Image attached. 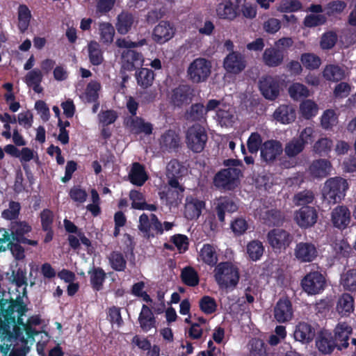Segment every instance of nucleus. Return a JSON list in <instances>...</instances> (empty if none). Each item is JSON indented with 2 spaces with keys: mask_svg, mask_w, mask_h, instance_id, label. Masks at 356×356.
<instances>
[{
  "mask_svg": "<svg viewBox=\"0 0 356 356\" xmlns=\"http://www.w3.org/2000/svg\"><path fill=\"white\" fill-rule=\"evenodd\" d=\"M88 273L90 275L92 287L96 291L101 290L106 278L104 271L100 268L94 267L88 271Z\"/></svg>",
  "mask_w": 356,
  "mask_h": 356,
  "instance_id": "obj_44",
  "label": "nucleus"
},
{
  "mask_svg": "<svg viewBox=\"0 0 356 356\" xmlns=\"http://www.w3.org/2000/svg\"><path fill=\"white\" fill-rule=\"evenodd\" d=\"M127 124L134 134L149 135L152 131V124L138 117L130 118L127 120Z\"/></svg>",
  "mask_w": 356,
  "mask_h": 356,
  "instance_id": "obj_27",
  "label": "nucleus"
},
{
  "mask_svg": "<svg viewBox=\"0 0 356 356\" xmlns=\"http://www.w3.org/2000/svg\"><path fill=\"white\" fill-rule=\"evenodd\" d=\"M237 205L231 200L225 197L218 200L216 206V211L219 220L223 222L225 220V213L234 212L237 210Z\"/></svg>",
  "mask_w": 356,
  "mask_h": 356,
  "instance_id": "obj_38",
  "label": "nucleus"
},
{
  "mask_svg": "<svg viewBox=\"0 0 356 356\" xmlns=\"http://www.w3.org/2000/svg\"><path fill=\"white\" fill-rule=\"evenodd\" d=\"M213 276L220 289L232 290L239 282V269L232 262H221L215 267Z\"/></svg>",
  "mask_w": 356,
  "mask_h": 356,
  "instance_id": "obj_2",
  "label": "nucleus"
},
{
  "mask_svg": "<svg viewBox=\"0 0 356 356\" xmlns=\"http://www.w3.org/2000/svg\"><path fill=\"white\" fill-rule=\"evenodd\" d=\"M259 88L265 98L273 100L280 93L279 79L270 76L262 77L259 81Z\"/></svg>",
  "mask_w": 356,
  "mask_h": 356,
  "instance_id": "obj_16",
  "label": "nucleus"
},
{
  "mask_svg": "<svg viewBox=\"0 0 356 356\" xmlns=\"http://www.w3.org/2000/svg\"><path fill=\"white\" fill-rule=\"evenodd\" d=\"M315 336V330L311 325L305 323H299L293 332V337L296 341L302 343H309Z\"/></svg>",
  "mask_w": 356,
  "mask_h": 356,
  "instance_id": "obj_23",
  "label": "nucleus"
},
{
  "mask_svg": "<svg viewBox=\"0 0 356 356\" xmlns=\"http://www.w3.org/2000/svg\"><path fill=\"white\" fill-rule=\"evenodd\" d=\"M341 284L346 290L356 291V269H352L343 275Z\"/></svg>",
  "mask_w": 356,
  "mask_h": 356,
  "instance_id": "obj_55",
  "label": "nucleus"
},
{
  "mask_svg": "<svg viewBox=\"0 0 356 356\" xmlns=\"http://www.w3.org/2000/svg\"><path fill=\"white\" fill-rule=\"evenodd\" d=\"M176 32L173 24L168 21H161L157 24L153 31L152 38L159 44H163L172 39Z\"/></svg>",
  "mask_w": 356,
  "mask_h": 356,
  "instance_id": "obj_15",
  "label": "nucleus"
},
{
  "mask_svg": "<svg viewBox=\"0 0 356 356\" xmlns=\"http://www.w3.org/2000/svg\"><path fill=\"white\" fill-rule=\"evenodd\" d=\"M216 114L214 120L222 127H232L237 120L234 108L220 101L217 108L214 110Z\"/></svg>",
  "mask_w": 356,
  "mask_h": 356,
  "instance_id": "obj_12",
  "label": "nucleus"
},
{
  "mask_svg": "<svg viewBox=\"0 0 356 356\" xmlns=\"http://www.w3.org/2000/svg\"><path fill=\"white\" fill-rule=\"evenodd\" d=\"M225 163L229 168L221 170L215 176L214 184L218 188L230 190L237 185L241 175L240 166L242 164L234 159L227 160Z\"/></svg>",
  "mask_w": 356,
  "mask_h": 356,
  "instance_id": "obj_3",
  "label": "nucleus"
},
{
  "mask_svg": "<svg viewBox=\"0 0 356 356\" xmlns=\"http://www.w3.org/2000/svg\"><path fill=\"white\" fill-rule=\"evenodd\" d=\"M198 259L203 263L213 266L218 262L216 248L210 244H204L198 253Z\"/></svg>",
  "mask_w": 356,
  "mask_h": 356,
  "instance_id": "obj_31",
  "label": "nucleus"
},
{
  "mask_svg": "<svg viewBox=\"0 0 356 356\" xmlns=\"http://www.w3.org/2000/svg\"><path fill=\"white\" fill-rule=\"evenodd\" d=\"M131 182L137 186H142L147 179L144 168L139 163H134L129 174Z\"/></svg>",
  "mask_w": 356,
  "mask_h": 356,
  "instance_id": "obj_36",
  "label": "nucleus"
},
{
  "mask_svg": "<svg viewBox=\"0 0 356 356\" xmlns=\"http://www.w3.org/2000/svg\"><path fill=\"white\" fill-rule=\"evenodd\" d=\"M348 188L346 179L338 177L330 178L325 182L322 189L323 200L329 204H336L345 197Z\"/></svg>",
  "mask_w": 356,
  "mask_h": 356,
  "instance_id": "obj_4",
  "label": "nucleus"
},
{
  "mask_svg": "<svg viewBox=\"0 0 356 356\" xmlns=\"http://www.w3.org/2000/svg\"><path fill=\"white\" fill-rule=\"evenodd\" d=\"M305 145L298 139L294 138L288 143L285 147V153L287 156L293 157L300 153Z\"/></svg>",
  "mask_w": 356,
  "mask_h": 356,
  "instance_id": "obj_61",
  "label": "nucleus"
},
{
  "mask_svg": "<svg viewBox=\"0 0 356 356\" xmlns=\"http://www.w3.org/2000/svg\"><path fill=\"white\" fill-rule=\"evenodd\" d=\"M207 329V324L206 320L202 318H200L198 319V323H192L189 330V335L194 339H200L203 334V331Z\"/></svg>",
  "mask_w": 356,
  "mask_h": 356,
  "instance_id": "obj_58",
  "label": "nucleus"
},
{
  "mask_svg": "<svg viewBox=\"0 0 356 356\" xmlns=\"http://www.w3.org/2000/svg\"><path fill=\"white\" fill-rule=\"evenodd\" d=\"M1 341H4L3 344H0V351L3 354V355H6L10 348V346H13V342L15 343V346H16V348H14L11 353L14 350H17L18 351L22 349V342L19 340L15 339L14 337H5V338H1Z\"/></svg>",
  "mask_w": 356,
  "mask_h": 356,
  "instance_id": "obj_60",
  "label": "nucleus"
},
{
  "mask_svg": "<svg viewBox=\"0 0 356 356\" xmlns=\"http://www.w3.org/2000/svg\"><path fill=\"white\" fill-rule=\"evenodd\" d=\"M26 312L24 302L13 304L5 302L0 316V338L14 337L22 342V349L14 350L9 356H26L37 334L34 326L40 323L38 316L30 317L26 322L22 316Z\"/></svg>",
  "mask_w": 356,
  "mask_h": 356,
  "instance_id": "obj_1",
  "label": "nucleus"
},
{
  "mask_svg": "<svg viewBox=\"0 0 356 356\" xmlns=\"http://www.w3.org/2000/svg\"><path fill=\"white\" fill-rule=\"evenodd\" d=\"M293 255L295 259L300 263H309L317 258L318 251L314 243L302 241L296 245Z\"/></svg>",
  "mask_w": 356,
  "mask_h": 356,
  "instance_id": "obj_11",
  "label": "nucleus"
},
{
  "mask_svg": "<svg viewBox=\"0 0 356 356\" xmlns=\"http://www.w3.org/2000/svg\"><path fill=\"white\" fill-rule=\"evenodd\" d=\"M264 248L261 242L259 241H252L247 244L246 252L248 257L252 261H257L261 259L264 254Z\"/></svg>",
  "mask_w": 356,
  "mask_h": 356,
  "instance_id": "obj_45",
  "label": "nucleus"
},
{
  "mask_svg": "<svg viewBox=\"0 0 356 356\" xmlns=\"http://www.w3.org/2000/svg\"><path fill=\"white\" fill-rule=\"evenodd\" d=\"M244 0H222L217 5L216 13L222 19L233 21L238 14V9Z\"/></svg>",
  "mask_w": 356,
  "mask_h": 356,
  "instance_id": "obj_14",
  "label": "nucleus"
},
{
  "mask_svg": "<svg viewBox=\"0 0 356 356\" xmlns=\"http://www.w3.org/2000/svg\"><path fill=\"white\" fill-rule=\"evenodd\" d=\"M302 5L298 0H282L277 6L280 13H293L300 10Z\"/></svg>",
  "mask_w": 356,
  "mask_h": 356,
  "instance_id": "obj_54",
  "label": "nucleus"
},
{
  "mask_svg": "<svg viewBox=\"0 0 356 356\" xmlns=\"http://www.w3.org/2000/svg\"><path fill=\"white\" fill-rule=\"evenodd\" d=\"M347 4L343 1L337 0L328 3L325 6L326 13L329 16L337 15L343 13Z\"/></svg>",
  "mask_w": 356,
  "mask_h": 356,
  "instance_id": "obj_59",
  "label": "nucleus"
},
{
  "mask_svg": "<svg viewBox=\"0 0 356 356\" xmlns=\"http://www.w3.org/2000/svg\"><path fill=\"white\" fill-rule=\"evenodd\" d=\"M331 170V163L323 159L314 161L309 168L310 175L316 178L325 177L330 174Z\"/></svg>",
  "mask_w": 356,
  "mask_h": 356,
  "instance_id": "obj_25",
  "label": "nucleus"
},
{
  "mask_svg": "<svg viewBox=\"0 0 356 356\" xmlns=\"http://www.w3.org/2000/svg\"><path fill=\"white\" fill-rule=\"evenodd\" d=\"M321 126L325 129H329L337 123V116L333 110H326L321 118Z\"/></svg>",
  "mask_w": 356,
  "mask_h": 356,
  "instance_id": "obj_57",
  "label": "nucleus"
},
{
  "mask_svg": "<svg viewBox=\"0 0 356 356\" xmlns=\"http://www.w3.org/2000/svg\"><path fill=\"white\" fill-rule=\"evenodd\" d=\"M134 22V19L131 15L122 13L118 17V22L116 24V29L119 33L126 34L130 30Z\"/></svg>",
  "mask_w": 356,
  "mask_h": 356,
  "instance_id": "obj_48",
  "label": "nucleus"
},
{
  "mask_svg": "<svg viewBox=\"0 0 356 356\" xmlns=\"http://www.w3.org/2000/svg\"><path fill=\"white\" fill-rule=\"evenodd\" d=\"M316 344L318 350L324 354L331 353L337 346L336 343L332 340V334L327 332H322L320 334Z\"/></svg>",
  "mask_w": 356,
  "mask_h": 356,
  "instance_id": "obj_32",
  "label": "nucleus"
},
{
  "mask_svg": "<svg viewBox=\"0 0 356 356\" xmlns=\"http://www.w3.org/2000/svg\"><path fill=\"white\" fill-rule=\"evenodd\" d=\"M323 77L330 81H338L344 78L343 70L338 65H327L323 71Z\"/></svg>",
  "mask_w": 356,
  "mask_h": 356,
  "instance_id": "obj_43",
  "label": "nucleus"
},
{
  "mask_svg": "<svg viewBox=\"0 0 356 356\" xmlns=\"http://www.w3.org/2000/svg\"><path fill=\"white\" fill-rule=\"evenodd\" d=\"M325 278L318 271L307 273L301 280L302 290L308 295L321 293L325 287Z\"/></svg>",
  "mask_w": 356,
  "mask_h": 356,
  "instance_id": "obj_7",
  "label": "nucleus"
},
{
  "mask_svg": "<svg viewBox=\"0 0 356 356\" xmlns=\"http://www.w3.org/2000/svg\"><path fill=\"white\" fill-rule=\"evenodd\" d=\"M351 332V327L345 323H340L337 325L334 330V335L336 341L341 342L338 344L339 349L348 346V340Z\"/></svg>",
  "mask_w": 356,
  "mask_h": 356,
  "instance_id": "obj_33",
  "label": "nucleus"
},
{
  "mask_svg": "<svg viewBox=\"0 0 356 356\" xmlns=\"http://www.w3.org/2000/svg\"><path fill=\"white\" fill-rule=\"evenodd\" d=\"M261 157L266 162L274 161L280 156L283 148L280 142L274 140H267L260 147Z\"/></svg>",
  "mask_w": 356,
  "mask_h": 356,
  "instance_id": "obj_19",
  "label": "nucleus"
},
{
  "mask_svg": "<svg viewBox=\"0 0 356 356\" xmlns=\"http://www.w3.org/2000/svg\"><path fill=\"white\" fill-rule=\"evenodd\" d=\"M211 71V63L205 58H198L189 65L187 73L189 79L193 83H201L207 79Z\"/></svg>",
  "mask_w": 356,
  "mask_h": 356,
  "instance_id": "obj_6",
  "label": "nucleus"
},
{
  "mask_svg": "<svg viewBox=\"0 0 356 356\" xmlns=\"http://www.w3.org/2000/svg\"><path fill=\"white\" fill-rule=\"evenodd\" d=\"M132 201V207L140 210L156 211V207L154 204H147L142 193L137 191H131L129 194Z\"/></svg>",
  "mask_w": 356,
  "mask_h": 356,
  "instance_id": "obj_39",
  "label": "nucleus"
},
{
  "mask_svg": "<svg viewBox=\"0 0 356 356\" xmlns=\"http://www.w3.org/2000/svg\"><path fill=\"white\" fill-rule=\"evenodd\" d=\"M331 222L334 227L346 229L350 222V212L345 206H337L331 212Z\"/></svg>",
  "mask_w": 356,
  "mask_h": 356,
  "instance_id": "obj_20",
  "label": "nucleus"
},
{
  "mask_svg": "<svg viewBox=\"0 0 356 356\" xmlns=\"http://www.w3.org/2000/svg\"><path fill=\"white\" fill-rule=\"evenodd\" d=\"M275 318L279 323H284L291 320L293 317V309L290 300L286 298H281L274 308Z\"/></svg>",
  "mask_w": 356,
  "mask_h": 356,
  "instance_id": "obj_22",
  "label": "nucleus"
},
{
  "mask_svg": "<svg viewBox=\"0 0 356 356\" xmlns=\"http://www.w3.org/2000/svg\"><path fill=\"white\" fill-rule=\"evenodd\" d=\"M332 140L327 138L318 139L313 145V150L319 154L327 153L332 147Z\"/></svg>",
  "mask_w": 356,
  "mask_h": 356,
  "instance_id": "obj_62",
  "label": "nucleus"
},
{
  "mask_svg": "<svg viewBox=\"0 0 356 356\" xmlns=\"http://www.w3.org/2000/svg\"><path fill=\"white\" fill-rule=\"evenodd\" d=\"M138 323L143 331L147 332L156 327V320L152 310L143 305L138 316Z\"/></svg>",
  "mask_w": 356,
  "mask_h": 356,
  "instance_id": "obj_28",
  "label": "nucleus"
},
{
  "mask_svg": "<svg viewBox=\"0 0 356 356\" xmlns=\"http://www.w3.org/2000/svg\"><path fill=\"white\" fill-rule=\"evenodd\" d=\"M88 53L90 62L94 65H100L103 60V52L99 44L96 41H90L88 44Z\"/></svg>",
  "mask_w": 356,
  "mask_h": 356,
  "instance_id": "obj_41",
  "label": "nucleus"
},
{
  "mask_svg": "<svg viewBox=\"0 0 356 356\" xmlns=\"http://www.w3.org/2000/svg\"><path fill=\"white\" fill-rule=\"evenodd\" d=\"M181 277L183 282L190 286H195L199 283V277L196 270L188 266L182 269Z\"/></svg>",
  "mask_w": 356,
  "mask_h": 356,
  "instance_id": "obj_49",
  "label": "nucleus"
},
{
  "mask_svg": "<svg viewBox=\"0 0 356 356\" xmlns=\"http://www.w3.org/2000/svg\"><path fill=\"white\" fill-rule=\"evenodd\" d=\"M318 111V105L312 99L303 100L299 106L300 115L306 120H310L315 117Z\"/></svg>",
  "mask_w": 356,
  "mask_h": 356,
  "instance_id": "obj_35",
  "label": "nucleus"
},
{
  "mask_svg": "<svg viewBox=\"0 0 356 356\" xmlns=\"http://www.w3.org/2000/svg\"><path fill=\"white\" fill-rule=\"evenodd\" d=\"M31 18V10L26 5H20L18 8V27L21 32L27 30Z\"/></svg>",
  "mask_w": 356,
  "mask_h": 356,
  "instance_id": "obj_46",
  "label": "nucleus"
},
{
  "mask_svg": "<svg viewBox=\"0 0 356 356\" xmlns=\"http://www.w3.org/2000/svg\"><path fill=\"white\" fill-rule=\"evenodd\" d=\"M327 21L325 15L323 14H309L305 16L303 20V24L306 27L312 28L324 24Z\"/></svg>",
  "mask_w": 356,
  "mask_h": 356,
  "instance_id": "obj_56",
  "label": "nucleus"
},
{
  "mask_svg": "<svg viewBox=\"0 0 356 356\" xmlns=\"http://www.w3.org/2000/svg\"><path fill=\"white\" fill-rule=\"evenodd\" d=\"M354 305L353 298L348 293H343L337 302L336 310L340 316H348L353 312Z\"/></svg>",
  "mask_w": 356,
  "mask_h": 356,
  "instance_id": "obj_30",
  "label": "nucleus"
},
{
  "mask_svg": "<svg viewBox=\"0 0 356 356\" xmlns=\"http://www.w3.org/2000/svg\"><path fill=\"white\" fill-rule=\"evenodd\" d=\"M191 89L187 86H181L173 90L172 102L177 106L188 103L191 99Z\"/></svg>",
  "mask_w": 356,
  "mask_h": 356,
  "instance_id": "obj_40",
  "label": "nucleus"
},
{
  "mask_svg": "<svg viewBox=\"0 0 356 356\" xmlns=\"http://www.w3.org/2000/svg\"><path fill=\"white\" fill-rule=\"evenodd\" d=\"M284 58V52L277 49L275 47L266 49L262 56L263 62L269 67H276L281 65Z\"/></svg>",
  "mask_w": 356,
  "mask_h": 356,
  "instance_id": "obj_26",
  "label": "nucleus"
},
{
  "mask_svg": "<svg viewBox=\"0 0 356 356\" xmlns=\"http://www.w3.org/2000/svg\"><path fill=\"white\" fill-rule=\"evenodd\" d=\"M154 79V74L153 71L147 68H142L136 74V80L139 86L143 88L150 86Z\"/></svg>",
  "mask_w": 356,
  "mask_h": 356,
  "instance_id": "obj_50",
  "label": "nucleus"
},
{
  "mask_svg": "<svg viewBox=\"0 0 356 356\" xmlns=\"http://www.w3.org/2000/svg\"><path fill=\"white\" fill-rule=\"evenodd\" d=\"M138 229L147 238L154 237L155 234H163L162 223L154 214L143 213L139 218Z\"/></svg>",
  "mask_w": 356,
  "mask_h": 356,
  "instance_id": "obj_10",
  "label": "nucleus"
},
{
  "mask_svg": "<svg viewBox=\"0 0 356 356\" xmlns=\"http://www.w3.org/2000/svg\"><path fill=\"white\" fill-rule=\"evenodd\" d=\"M274 118L282 124H289L295 121L296 115L295 108L290 105H282L273 114Z\"/></svg>",
  "mask_w": 356,
  "mask_h": 356,
  "instance_id": "obj_29",
  "label": "nucleus"
},
{
  "mask_svg": "<svg viewBox=\"0 0 356 356\" xmlns=\"http://www.w3.org/2000/svg\"><path fill=\"white\" fill-rule=\"evenodd\" d=\"M161 143L166 147L174 148L178 145L179 138L174 131L170 130L162 136Z\"/></svg>",
  "mask_w": 356,
  "mask_h": 356,
  "instance_id": "obj_63",
  "label": "nucleus"
},
{
  "mask_svg": "<svg viewBox=\"0 0 356 356\" xmlns=\"http://www.w3.org/2000/svg\"><path fill=\"white\" fill-rule=\"evenodd\" d=\"M42 79V74L40 70L34 69L26 74L24 77V82L28 86L32 87L35 92H40L42 88L40 84Z\"/></svg>",
  "mask_w": 356,
  "mask_h": 356,
  "instance_id": "obj_42",
  "label": "nucleus"
},
{
  "mask_svg": "<svg viewBox=\"0 0 356 356\" xmlns=\"http://www.w3.org/2000/svg\"><path fill=\"white\" fill-rule=\"evenodd\" d=\"M143 62V55L134 50L127 49L122 53V67L125 70L132 71L136 67L141 66Z\"/></svg>",
  "mask_w": 356,
  "mask_h": 356,
  "instance_id": "obj_21",
  "label": "nucleus"
},
{
  "mask_svg": "<svg viewBox=\"0 0 356 356\" xmlns=\"http://www.w3.org/2000/svg\"><path fill=\"white\" fill-rule=\"evenodd\" d=\"M26 273L22 269L13 270L8 277L10 282L9 293L10 299L15 303H23L24 298H26Z\"/></svg>",
  "mask_w": 356,
  "mask_h": 356,
  "instance_id": "obj_5",
  "label": "nucleus"
},
{
  "mask_svg": "<svg viewBox=\"0 0 356 356\" xmlns=\"http://www.w3.org/2000/svg\"><path fill=\"white\" fill-rule=\"evenodd\" d=\"M268 242L277 252L285 250L293 240L292 236L282 229H273L267 235Z\"/></svg>",
  "mask_w": 356,
  "mask_h": 356,
  "instance_id": "obj_9",
  "label": "nucleus"
},
{
  "mask_svg": "<svg viewBox=\"0 0 356 356\" xmlns=\"http://www.w3.org/2000/svg\"><path fill=\"white\" fill-rule=\"evenodd\" d=\"M100 90V83L97 81H92L87 85L82 98L88 102H96L99 97V92Z\"/></svg>",
  "mask_w": 356,
  "mask_h": 356,
  "instance_id": "obj_47",
  "label": "nucleus"
},
{
  "mask_svg": "<svg viewBox=\"0 0 356 356\" xmlns=\"http://www.w3.org/2000/svg\"><path fill=\"white\" fill-rule=\"evenodd\" d=\"M255 215L264 220L268 225H278L282 220V216L280 211L268 208L257 209Z\"/></svg>",
  "mask_w": 356,
  "mask_h": 356,
  "instance_id": "obj_34",
  "label": "nucleus"
},
{
  "mask_svg": "<svg viewBox=\"0 0 356 356\" xmlns=\"http://www.w3.org/2000/svg\"><path fill=\"white\" fill-rule=\"evenodd\" d=\"M109 261L115 270L122 271L126 268V261L120 253L113 252L109 257Z\"/></svg>",
  "mask_w": 356,
  "mask_h": 356,
  "instance_id": "obj_64",
  "label": "nucleus"
},
{
  "mask_svg": "<svg viewBox=\"0 0 356 356\" xmlns=\"http://www.w3.org/2000/svg\"><path fill=\"white\" fill-rule=\"evenodd\" d=\"M247 63L245 56L238 51H232L224 58L223 67L225 71L232 74H238L246 67Z\"/></svg>",
  "mask_w": 356,
  "mask_h": 356,
  "instance_id": "obj_13",
  "label": "nucleus"
},
{
  "mask_svg": "<svg viewBox=\"0 0 356 356\" xmlns=\"http://www.w3.org/2000/svg\"><path fill=\"white\" fill-rule=\"evenodd\" d=\"M31 227L25 222H15L11 227L13 238L21 241L24 238V235L31 232Z\"/></svg>",
  "mask_w": 356,
  "mask_h": 356,
  "instance_id": "obj_53",
  "label": "nucleus"
},
{
  "mask_svg": "<svg viewBox=\"0 0 356 356\" xmlns=\"http://www.w3.org/2000/svg\"><path fill=\"white\" fill-rule=\"evenodd\" d=\"M219 104L220 101L216 99L209 100L205 106L202 104H195L191 107L187 113V118L191 120L204 119L206 114L216 110Z\"/></svg>",
  "mask_w": 356,
  "mask_h": 356,
  "instance_id": "obj_18",
  "label": "nucleus"
},
{
  "mask_svg": "<svg viewBox=\"0 0 356 356\" xmlns=\"http://www.w3.org/2000/svg\"><path fill=\"white\" fill-rule=\"evenodd\" d=\"M288 91L290 97L294 100H298L302 97H307L310 95L308 88L300 83L291 84Z\"/></svg>",
  "mask_w": 356,
  "mask_h": 356,
  "instance_id": "obj_51",
  "label": "nucleus"
},
{
  "mask_svg": "<svg viewBox=\"0 0 356 356\" xmlns=\"http://www.w3.org/2000/svg\"><path fill=\"white\" fill-rule=\"evenodd\" d=\"M300 62L308 70L318 69L321 64V58L312 53L302 54L300 56Z\"/></svg>",
  "mask_w": 356,
  "mask_h": 356,
  "instance_id": "obj_52",
  "label": "nucleus"
},
{
  "mask_svg": "<svg viewBox=\"0 0 356 356\" xmlns=\"http://www.w3.org/2000/svg\"><path fill=\"white\" fill-rule=\"evenodd\" d=\"M204 202L193 197H188L186 200L184 216L188 220H194L199 218Z\"/></svg>",
  "mask_w": 356,
  "mask_h": 356,
  "instance_id": "obj_24",
  "label": "nucleus"
},
{
  "mask_svg": "<svg viewBox=\"0 0 356 356\" xmlns=\"http://www.w3.org/2000/svg\"><path fill=\"white\" fill-rule=\"evenodd\" d=\"M98 33L100 42L105 44H111L115 35V29L109 22H99L98 24Z\"/></svg>",
  "mask_w": 356,
  "mask_h": 356,
  "instance_id": "obj_37",
  "label": "nucleus"
},
{
  "mask_svg": "<svg viewBox=\"0 0 356 356\" xmlns=\"http://www.w3.org/2000/svg\"><path fill=\"white\" fill-rule=\"evenodd\" d=\"M318 213L311 207H303L295 213L294 219L301 228L311 227L316 222Z\"/></svg>",
  "mask_w": 356,
  "mask_h": 356,
  "instance_id": "obj_17",
  "label": "nucleus"
},
{
  "mask_svg": "<svg viewBox=\"0 0 356 356\" xmlns=\"http://www.w3.org/2000/svg\"><path fill=\"white\" fill-rule=\"evenodd\" d=\"M207 140V135L202 126L195 124L188 129L186 142L188 147L193 152H200L204 149Z\"/></svg>",
  "mask_w": 356,
  "mask_h": 356,
  "instance_id": "obj_8",
  "label": "nucleus"
}]
</instances>
